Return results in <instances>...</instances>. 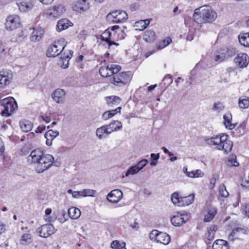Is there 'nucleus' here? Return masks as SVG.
<instances>
[{"label": "nucleus", "mask_w": 249, "mask_h": 249, "mask_svg": "<svg viewBox=\"0 0 249 249\" xmlns=\"http://www.w3.org/2000/svg\"><path fill=\"white\" fill-rule=\"evenodd\" d=\"M13 73L11 71H0V88H4L8 85L13 78Z\"/></svg>", "instance_id": "obj_11"}, {"label": "nucleus", "mask_w": 249, "mask_h": 249, "mask_svg": "<svg viewBox=\"0 0 249 249\" xmlns=\"http://www.w3.org/2000/svg\"><path fill=\"white\" fill-rule=\"evenodd\" d=\"M59 133L58 131H53L49 130L46 132L44 135L45 138L46 139V143L48 146H51L53 140L58 136Z\"/></svg>", "instance_id": "obj_19"}, {"label": "nucleus", "mask_w": 249, "mask_h": 249, "mask_svg": "<svg viewBox=\"0 0 249 249\" xmlns=\"http://www.w3.org/2000/svg\"><path fill=\"white\" fill-rule=\"evenodd\" d=\"M228 137V135L223 133L211 138L205 137L203 140L207 144L215 146L216 149L227 154L231 151L233 147V143Z\"/></svg>", "instance_id": "obj_2"}, {"label": "nucleus", "mask_w": 249, "mask_h": 249, "mask_svg": "<svg viewBox=\"0 0 249 249\" xmlns=\"http://www.w3.org/2000/svg\"><path fill=\"white\" fill-rule=\"evenodd\" d=\"M84 193L85 195V196H94L95 195L96 193V191L94 190L90 189H84Z\"/></svg>", "instance_id": "obj_51"}, {"label": "nucleus", "mask_w": 249, "mask_h": 249, "mask_svg": "<svg viewBox=\"0 0 249 249\" xmlns=\"http://www.w3.org/2000/svg\"><path fill=\"white\" fill-rule=\"evenodd\" d=\"M33 241L31 234L26 233L22 235L19 240L20 244L23 246L30 244Z\"/></svg>", "instance_id": "obj_26"}, {"label": "nucleus", "mask_w": 249, "mask_h": 249, "mask_svg": "<svg viewBox=\"0 0 249 249\" xmlns=\"http://www.w3.org/2000/svg\"><path fill=\"white\" fill-rule=\"evenodd\" d=\"M109 82L119 87L126 85L130 80V75L129 72H122L120 73L114 72L108 79Z\"/></svg>", "instance_id": "obj_5"}, {"label": "nucleus", "mask_w": 249, "mask_h": 249, "mask_svg": "<svg viewBox=\"0 0 249 249\" xmlns=\"http://www.w3.org/2000/svg\"><path fill=\"white\" fill-rule=\"evenodd\" d=\"M217 17L216 12L207 5L196 8L193 16L194 20L198 24L212 23Z\"/></svg>", "instance_id": "obj_3"}, {"label": "nucleus", "mask_w": 249, "mask_h": 249, "mask_svg": "<svg viewBox=\"0 0 249 249\" xmlns=\"http://www.w3.org/2000/svg\"><path fill=\"white\" fill-rule=\"evenodd\" d=\"M159 158L160 154L158 153L157 154H156V157H155V158L153 159V160H152V161H151L150 165L151 166H155L157 164L158 160L159 159Z\"/></svg>", "instance_id": "obj_55"}, {"label": "nucleus", "mask_w": 249, "mask_h": 249, "mask_svg": "<svg viewBox=\"0 0 249 249\" xmlns=\"http://www.w3.org/2000/svg\"><path fill=\"white\" fill-rule=\"evenodd\" d=\"M18 6L19 10L23 12L31 9L32 7V4L30 2L24 1H21L19 4H18Z\"/></svg>", "instance_id": "obj_41"}, {"label": "nucleus", "mask_w": 249, "mask_h": 249, "mask_svg": "<svg viewBox=\"0 0 249 249\" xmlns=\"http://www.w3.org/2000/svg\"><path fill=\"white\" fill-rule=\"evenodd\" d=\"M234 61L239 68H244L249 64V58L246 53H240L235 57Z\"/></svg>", "instance_id": "obj_14"}, {"label": "nucleus", "mask_w": 249, "mask_h": 249, "mask_svg": "<svg viewBox=\"0 0 249 249\" xmlns=\"http://www.w3.org/2000/svg\"><path fill=\"white\" fill-rule=\"evenodd\" d=\"M189 220V217L187 214L184 213L178 212L177 214L174 215L171 218L172 224L176 227H180L184 223H186Z\"/></svg>", "instance_id": "obj_10"}, {"label": "nucleus", "mask_w": 249, "mask_h": 249, "mask_svg": "<svg viewBox=\"0 0 249 249\" xmlns=\"http://www.w3.org/2000/svg\"><path fill=\"white\" fill-rule=\"evenodd\" d=\"M227 164L228 166L237 167L239 166V163L236 160V157L234 155H231L228 159Z\"/></svg>", "instance_id": "obj_43"}, {"label": "nucleus", "mask_w": 249, "mask_h": 249, "mask_svg": "<svg viewBox=\"0 0 249 249\" xmlns=\"http://www.w3.org/2000/svg\"><path fill=\"white\" fill-rule=\"evenodd\" d=\"M41 3L44 4H51L53 0H39Z\"/></svg>", "instance_id": "obj_64"}, {"label": "nucleus", "mask_w": 249, "mask_h": 249, "mask_svg": "<svg viewBox=\"0 0 249 249\" xmlns=\"http://www.w3.org/2000/svg\"><path fill=\"white\" fill-rule=\"evenodd\" d=\"M238 39L242 45L245 47H249V33L240 34Z\"/></svg>", "instance_id": "obj_34"}, {"label": "nucleus", "mask_w": 249, "mask_h": 249, "mask_svg": "<svg viewBox=\"0 0 249 249\" xmlns=\"http://www.w3.org/2000/svg\"><path fill=\"white\" fill-rule=\"evenodd\" d=\"M245 211L246 215L249 218V204L245 205Z\"/></svg>", "instance_id": "obj_62"}, {"label": "nucleus", "mask_w": 249, "mask_h": 249, "mask_svg": "<svg viewBox=\"0 0 249 249\" xmlns=\"http://www.w3.org/2000/svg\"><path fill=\"white\" fill-rule=\"evenodd\" d=\"M123 192L119 189L111 191L107 196V199L110 203H117L123 197Z\"/></svg>", "instance_id": "obj_13"}, {"label": "nucleus", "mask_w": 249, "mask_h": 249, "mask_svg": "<svg viewBox=\"0 0 249 249\" xmlns=\"http://www.w3.org/2000/svg\"><path fill=\"white\" fill-rule=\"evenodd\" d=\"M121 69L120 65L111 64L107 65L106 66H102L99 71L100 74L102 77H108L109 78L112 76V74L119 72Z\"/></svg>", "instance_id": "obj_8"}, {"label": "nucleus", "mask_w": 249, "mask_h": 249, "mask_svg": "<svg viewBox=\"0 0 249 249\" xmlns=\"http://www.w3.org/2000/svg\"><path fill=\"white\" fill-rule=\"evenodd\" d=\"M110 247L112 249H126L125 243L124 242H120L118 240L112 241L110 244Z\"/></svg>", "instance_id": "obj_39"}, {"label": "nucleus", "mask_w": 249, "mask_h": 249, "mask_svg": "<svg viewBox=\"0 0 249 249\" xmlns=\"http://www.w3.org/2000/svg\"><path fill=\"white\" fill-rule=\"evenodd\" d=\"M216 182V178L215 177H213L211 180L209 185V187L210 189H213L214 188L215 183Z\"/></svg>", "instance_id": "obj_56"}, {"label": "nucleus", "mask_w": 249, "mask_h": 249, "mask_svg": "<svg viewBox=\"0 0 249 249\" xmlns=\"http://www.w3.org/2000/svg\"><path fill=\"white\" fill-rule=\"evenodd\" d=\"M0 106L3 109L0 112L2 116H9L18 108V105L15 100L12 97L0 99Z\"/></svg>", "instance_id": "obj_4"}, {"label": "nucleus", "mask_w": 249, "mask_h": 249, "mask_svg": "<svg viewBox=\"0 0 249 249\" xmlns=\"http://www.w3.org/2000/svg\"><path fill=\"white\" fill-rule=\"evenodd\" d=\"M39 235L43 238H47L55 232V230L52 224H46L42 225L37 229Z\"/></svg>", "instance_id": "obj_9"}, {"label": "nucleus", "mask_w": 249, "mask_h": 249, "mask_svg": "<svg viewBox=\"0 0 249 249\" xmlns=\"http://www.w3.org/2000/svg\"><path fill=\"white\" fill-rule=\"evenodd\" d=\"M5 25L7 30H16L21 25L20 17L17 15H9L6 18Z\"/></svg>", "instance_id": "obj_7"}, {"label": "nucleus", "mask_w": 249, "mask_h": 249, "mask_svg": "<svg viewBox=\"0 0 249 249\" xmlns=\"http://www.w3.org/2000/svg\"><path fill=\"white\" fill-rule=\"evenodd\" d=\"M52 97L56 103L63 104L66 100V92L63 89H56L53 92Z\"/></svg>", "instance_id": "obj_17"}, {"label": "nucleus", "mask_w": 249, "mask_h": 249, "mask_svg": "<svg viewBox=\"0 0 249 249\" xmlns=\"http://www.w3.org/2000/svg\"><path fill=\"white\" fill-rule=\"evenodd\" d=\"M41 118L42 120L45 121L46 123H49L51 120V117L50 116H41Z\"/></svg>", "instance_id": "obj_63"}, {"label": "nucleus", "mask_w": 249, "mask_h": 249, "mask_svg": "<svg viewBox=\"0 0 249 249\" xmlns=\"http://www.w3.org/2000/svg\"><path fill=\"white\" fill-rule=\"evenodd\" d=\"M217 230V227L216 225H213L210 227L206 233L205 237L209 241L213 240L214 238L215 233Z\"/></svg>", "instance_id": "obj_30"}, {"label": "nucleus", "mask_w": 249, "mask_h": 249, "mask_svg": "<svg viewBox=\"0 0 249 249\" xmlns=\"http://www.w3.org/2000/svg\"><path fill=\"white\" fill-rule=\"evenodd\" d=\"M108 16H111L112 17V21L114 23H120L124 22L128 18L127 15L125 11L120 10L112 12Z\"/></svg>", "instance_id": "obj_16"}, {"label": "nucleus", "mask_w": 249, "mask_h": 249, "mask_svg": "<svg viewBox=\"0 0 249 249\" xmlns=\"http://www.w3.org/2000/svg\"><path fill=\"white\" fill-rule=\"evenodd\" d=\"M81 2H77L75 5L76 7H77V8H79V10L80 11H86V10L87 9V7H83V6H81Z\"/></svg>", "instance_id": "obj_60"}, {"label": "nucleus", "mask_w": 249, "mask_h": 249, "mask_svg": "<svg viewBox=\"0 0 249 249\" xmlns=\"http://www.w3.org/2000/svg\"><path fill=\"white\" fill-rule=\"evenodd\" d=\"M171 241L170 236L165 232H160L157 242L163 244L164 245L168 244Z\"/></svg>", "instance_id": "obj_24"}, {"label": "nucleus", "mask_w": 249, "mask_h": 249, "mask_svg": "<svg viewBox=\"0 0 249 249\" xmlns=\"http://www.w3.org/2000/svg\"><path fill=\"white\" fill-rule=\"evenodd\" d=\"M73 53V52L72 51H71L70 52V54L67 55L66 56H61V59L63 61L64 60L65 62L66 61L67 63L66 64H64V62H63V65L62 67L65 69L68 67V64H69V61L72 56V53Z\"/></svg>", "instance_id": "obj_46"}, {"label": "nucleus", "mask_w": 249, "mask_h": 249, "mask_svg": "<svg viewBox=\"0 0 249 249\" xmlns=\"http://www.w3.org/2000/svg\"><path fill=\"white\" fill-rule=\"evenodd\" d=\"M72 24L69 20L66 18H63L59 20L56 25V30L58 32H61L64 30L67 29L69 26H71Z\"/></svg>", "instance_id": "obj_20"}, {"label": "nucleus", "mask_w": 249, "mask_h": 249, "mask_svg": "<svg viewBox=\"0 0 249 249\" xmlns=\"http://www.w3.org/2000/svg\"><path fill=\"white\" fill-rule=\"evenodd\" d=\"M65 42L63 39L55 41L48 47L46 52L48 57H54L62 53L65 48Z\"/></svg>", "instance_id": "obj_6"}, {"label": "nucleus", "mask_w": 249, "mask_h": 249, "mask_svg": "<svg viewBox=\"0 0 249 249\" xmlns=\"http://www.w3.org/2000/svg\"><path fill=\"white\" fill-rule=\"evenodd\" d=\"M225 54V51H224L223 49L221 50L214 56L215 61L217 63L222 62L225 59L227 58Z\"/></svg>", "instance_id": "obj_38"}, {"label": "nucleus", "mask_w": 249, "mask_h": 249, "mask_svg": "<svg viewBox=\"0 0 249 249\" xmlns=\"http://www.w3.org/2000/svg\"><path fill=\"white\" fill-rule=\"evenodd\" d=\"M96 134L97 137L99 139H102L103 138V134H106L107 135L110 134V132L107 125H103L100 127H99L97 129L96 131Z\"/></svg>", "instance_id": "obj_35"}, {"label": "nucleus", "mask_w": 249, "mask_h": 249, "mask_svg": "<svg viewBox=\"0 0 249 249\" xmlns=\"http://www.w3.org/2000/svg\"><path fill=\"white\" fill-rule=\"evenodd\" d=\"M217 213V209L215 207H212L209 209L208 213L205 215L203 221L208 222L212 220Z\"/></svg>", "instance_id": "obj_33"}, {"label": "nucleus", "mask_w": 249, "mask_h": 249, "mask_svg": "<svg viewBox=\"0 0 249 249\" xmlns=\"http://www.w3.org/2000/svg\"><path fill=\"white\" fill-rule=\"evenodd\" d=\"M122 107H119L116 108L115 109H113L111 110H109L105 112L102 116V118L103 119L105 120H108L111 118H112L113 116H114L117 113L120 112L121 109Z\"/></svg>", "instance_id": "obj_29"}, {"label": "nucleus", "mask_w": 249, "mask_h": 249, "mask_svg": "<svg viewBox=\"0 0 249 249\" xmlns=\"http://www.w3.org/2000/svg\"><path fill=\"white\" fill-rule=\"evenodd\" d=\"M219 195L222 197H226L229 196V193L227 191L224 185H221L219 187Z\"/></svg>", "instance_id": "obj_47"}, {"label": "nucleus", "mask_w": 249, "mask_h": 249, "mask_svg": "<svg viewBox=\"0 0 249 249\" xmlns=\"http://www.w3.org/2000/svg\"><path fill=\"white\" fill-rule=\"evenodd\" d=\"M6 230V226L3 223L0 222V234L4 232Z\"/></svg>", "instance_id": "obj_59"}, {"label": "nucleus", "mask_w": 249, "mask_h": 249, "mask_svg": "<svg viewBox=\"0 0 249 249\" xmlns=\"http://www.w3.org/2000/svg\"><path fill=\"white\" fill-rule=\"evenodd\" d=\"M27 160L35 165V171L39 174L49 169L53 165L54 159L50 154H45L39 149L33 150L27 157Z\"/></svg>", "instance_id": "obj_1"}, {"label": "nucleus", "mask_w": 249, "mask_h": 249, "mask_svg": "<svg viewBox=\"0 0 249 249\" xmlns=\"http://www.w3.org/2000/svg\"><path fill=\"white\" fill-rule=\"evenodd\" d=\"M65 11V7L62 4H58L49 8L47 14L50 18H58L62 15Z\"/></svg>", "instance_id": "obj_12"}, {"label": "nucleus", "mask_w": 249, "mask_h": 249, "mask_svg": "<svg viewBox=\"0 0 249 249\" xmlns=\"http://www.w3.org/2000/svg\"><path fill=\"white\" fill-rule=\"evenodd\" d=\"M107 126L110 134L113 131H116L122 128V123L119 121H112Z\"/></svg>", "instance_id": "obj_22"}, {"label": "nucleus", "mask_w": 249, "mask_h": 249, "mask_svg": "<svg viewBox=\"0 0 249 249\" xmlns=\"http://www.w3.org/2000/svg\"><path fill=\"white\" fill-rule=\"evenodd\" d=\"M69 216L73 219H78L81 215V211L78 208L72 207L68 210Z\"/></svg>", "instance_id": "obj_32"}, {"label": "nucleus", "mask_w": 249, "mask_h": 249, "mask_svg": "<svg viewBox=\"0 0 249 249\" xmlns=\"http://www.w3.org/2000/svg\"><path fill=\"white\" fill-rule=\"evenodd\" d=\"M195 199V194H192L187 196L182 197L183 206H188L193 203Z\"/></svg>", "instance_id": "obj_40"}, {"label": "nucleus", "mask_w": 249, "mask_h": 249, "mask_svg": "<svg viewBox=\"0 0 249 249\" xmlns=\"http://www.w3.org/2000/svg\"><path fill=\"white\" fill-rule=\"evenodd\" d=\"M107 104L111 107L118 105L121 102V99L116 96H111L106 97Z\"/></svg>", "instance_id": "obj_27"}, {"label": "nucleus", "mask_w": 249, "mask_h": 249, "mask_svg": "<svg viewBox=\"0 0 249 249\" xmlns=\"http://www.w3.org/2000/svg\"><path fill=\"white\" fill-rule=\"evenodd\" d=\"M111 33L107 30H106L101 36V38L103 41H105L107 43L110 40Z\"/></svg>", "instance_id": "obj_49"}, {"label": "nucleus", "mask_w": 249, "mask_h": 249, "mask_svg": "<svg viewBox=\"0 0 249 249\" xmlns=\"http://www.w3.org/2000/svg\"><path fill=\"white\" fill-rule=\"evenodd\" d=\"M43 35V31L40 29H34V31L31 36L30 39L33 42L39 41L42 38Z\"/></svg>", "instance_id": "obj_31"}, {"label": "nucleus", "mask_w": 249, "mask_h": 249, "mask_svg": "<svg viewBox=\"0 0 249 249\" xmlns=\"http://www.w3.org/2000/svg\"><path fill=\"white\" fill-rule=\"evenodd\" d=\"M163 82H165L164 83V85L167 84V86L170 85L173 82V79L172 76L169 74L166 75L163 78Z\"/></svg>", "instance_id": "obj_52"}, {"label": "nucleus", "mask_w": 249, "mask_h": 249, "mask_svg": "<svg viewBox=\"0 0 249 249\" xmlns=\"http://www.w3.org/2000/svg\"><path fill=\"white\" fill-rule=\"evenodd\" d=\"M246 233V231L245 229L241 228H236L232 230L229 235L228 239L231 241H233L235 239L243 240V236Z\"/></svg>", "instance_id": "obj_15"}, {"label": "nucleus", "mask_w": 249, "mask_h": 249, "mask_svg": "<svg viewBox=\"0 0 249 249\" xmlns=\"http://www.w3.org/2000/svg\"><path fill=\"white\" fill-rule=\"evenodd\" d=\"M238 105L240 108H248L249 107V97L245 96L241 97L238 100Z\"/></svg>", "instance_id": "obj_36"}, {"label": "nucleus", "mask_w": 249, "mask_h": 249, "mask_svg": "<svg viewBox=\"0 0 249 249\" xmlns=\"http://www.w3.org/2000/svg\"><path fill=\"white\" fill-rule=\"evenodd\" d=\"M5 150V146L4 142L2 140V139L0 137V156L2 155Z\"/></svg>", "instance_id": "obj_54"}, {"label": "nucleus", "mask_w": 249, "mask_h": 249, "mask_svg": "<svg viewBox=\"0 0 249 249\" xmlns=\"http://www.w3.org/2000/svg\"><path fill=\"white\" fill-rule=\"evenodd\" d=\"M171 200L175 205L178 207H183L182 197L179 196L178 192H176L172 194Z\"/></svg>", "instance_id": "obj_25"}, {"label": "nucleus", "mask_w": 249, "mask_h": 249, "mask_svg": "<svg viewBox=\"0 0 249 249\" xmlns=\"http://www.w3.org/2000/svg\"><path fill=\"white\" fill-rule=\"evenodd\" d=\"M224 108V106L223 104L219 102L217 103H214L213 105L212 109L213 111H217L218 112H220L222 110H223Z\"/></svg>", "instance_id": "obj_44"}, {"label": "nucleus", "mask_w": 249, "mask_h": 249, "mask_svg": "<svg viewBox=\"0 0 249 249\" xmlns=\"http://www.w3.org/2000/svg\"><path fill=\"white\" fill-rule=\"evenodd\" d=\"M150 23V20L146 19L142 20L135 22V26L138 28L137 29L142 31L145 29Z\"/></svg>", "instance_id": "obj_37"}, {"label": "nucleus", "mask_w": 249, "mask_h": 249, "mask_svg": "<svg viewBox=\"0 0 249 249\" xmlns=\"http://www.w3.org/2000/svg\"><path fill=\"white\" fill-rule=\"evenodd\" d=\"M19 125L21 130L25 132H30L33 127V123L27 120L20 121Z\"/></svg>", "instance_id": "obj_21"}, {"label": "nucleus", "mask_w": 249, "mask_h": 249, "mask_svg": "<svg viewBox=\"0 0 249 249\" xmlns=\"http://www.w3.org/2000/svg\"><path fill=\"white\" fill-rule=\"evenodd\" d=\"M195 171V178L202 177L203 176L204 174L199 169H197Z\"/></svg>", "instance_id": "obj_58"}, {"label": "nucleus", "mask_w": 249, "mask_h": 249, "mask_svg": "<svg viewBox=\"0 0 249 249\" xmlns=\"http://www.w3.org/2000/svg\"><path fill=\"white\" fill-rule=\"evenodd\" d=\"M158 50H157V48L156 49H153L152 51H149L148 52H147L144 56L146 58L149 57L150 55H151L152 54L154 53L155 52H156V51H157Z\"/></svg>", "instance_id": "obj_61"}, {"label": "nucleus", "mask_w": 249, "mask_h": 249, "mask_svg": "<svg viewBox=\"0 0 249 249\" xmlns=\"http://www.w3.org/2000/svg\"><path fill=\"white\" fill-rule=\"evenodd\" d=\"M172 42V39L170 37H167L163 39L157 45V50L159 51L168 45Z\"/></svg>", "instance_id": "obj_42"}, {"label": "nucleus", "mask_w": 249, "mask_h": 249, "mask_svg": "<svg viewBox=\"0 0 249 249\" xmlns=\"http://www.w3.org/2000/svg\"><path fill=\"white\" fill-rule=\"evenodd\" d=\"M160 233V231H159L158 230H152L150 234H149V238L151 240L156 241L158 239V236H159V234Z\"/></svg>", "instance_id": "obj_50"}, {"label": "nucleus", "mask_w": 249, "mask_h": 249, "mask_svg": "<svg viewBox=\"0 0 249 249\" xmlns=\"http://www.w3.org/2000/svg\"><path fill=\"white\" fill-rule=\"evenodd\" d=\"M46 128V126L43 125H40L38 126L37 129L35 130V133H42L43 130Z\"/></svg>", "instance_id": "obj_57"}, {"label": "nucleus", "mask_w": 249, "mask_h": 249, "mask_svg": "<svg viewBox=\"0 0 249 249\" xmlns=\"http://www.w3.org/2000/svg\"><path fill=\"white\" fill-rule=\"evenodd\" d=\"M212 249H229L228 242L226 241L218 239L213 243Z\"/></svg>", "instance_id": "obj_23"}, {"label": "nucleus", "mask_w": 249, "mask_h": 249, "mask_svg": "<svg viewBox=\"0 0 249 249\" xmlns=\"http://www.w3.org/2000/svg\"><path fill=\"white\" fill-rule=\"evenodd\" d=\"M155 33L151 30H146L143 35V40L147 42H152L155 40Z\"/></svg>", "instance_id": "obj_28"}, {"label": "nucleus", "mask_w": 249, "mask_h": 249, "mask_svg": "<svg viewBox=\"0 0 249 249\" xmlns=\"http://www.w3.org/2000/svg\"><path fill=\"white\" fill-rule=\"evenodd\" d=\"M140 171L138 167L135 165L129 168L125 173V176L128 177L129 175H134Z\"/></svg>", "instance_id": "obj_45"}, {"label": "nucleus", "mask_w": 249, "mask_h": 249, "mask_svg": "<svg viewBox=\"0 0 249 249\" xmlns=\"http://www.w3.org/2000/svg\"><path fill=\"white\" fill-rule=\"evenodd\" d=\"M147 162L148 160H147L143 159L140 161L136 165L138 167V169L140 171L146 165Z\"/></svg>", "instance_id": "obj_53"}, {"label": "nucleus", "mask_w": 249, "mask_h": 249, "mask_svg": "<svg viewBox=\"0 0 249 249\" xmlns=\"http://www.w3.org/2000/svg\"><path fill=\"white\" fill-rule=\"evenodd\" d=\"M232 118V115L229 112H227L223 116L224 124L225 127L229 130L233 129L237 125L236 123L232 124L231 123Z\"/></svg>", "instance_id": "obj_18"}, {"label": "nucleus", "mask_w": 249, "mask_h": 249, "mask_svg": "<svg viewBox=\"0 0 249 249\" xmlns=\"http://www.w3.org/2000/svg\"><path fill=\"white\" fill-rule=\"evenodd\" d=\"M223 50L225 51L227 58L231 57L235 54V49L232 47H229L226 49H223Z\"/></svg>", "instance_id": "obj_48"}]
</instances>
